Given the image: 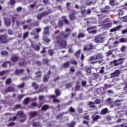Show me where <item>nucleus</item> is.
Masks as SVG:
<instances>
[{"label":"nucleus","mask_w":127,"mask_h":127,"mask_svg":"<svg viewBox=\"0 0 127 127\" xmlns=\"http://www.w3.org/2000/svg\"><path fill=\"white\" fill-rule=\"evenodd\" d=\"M17 116H19L21 119H19V121L21 123H23L25 120H26V116L25 114H23V112L22 111H19L17 113Z\"/></svg>","instance_id":"nucleus-1"},{"label":"nucleus","mask_w":127,"mask_h":127,"mask_svg":"<svg viewBox=\"0 0 127 127\" xmlns=\"http://www.w3.org/2000/svg\"><path fill=\"white\" fill-rule=\"evenodd\" d=\"M123 63H124V59H123L115 60L113 62L114 66H120V65H122Z\"/></svg>","instance_id":"nucleus-2"},{"label":"nucleus","mask_w":127,"mask_h":127,"mask_svg":"<svg viewBox=\"0 0 127 127\" xmlns=\"http://www.w3.org/2000/svg\"><path fill=\"white\" fill-rule=\"evenodd\" d=\"M57 42L59 44H60L61 46H63V47H65L66 46V42L65 41L63 40L60 37H57L56 38Z\"/></svg>","instance_id":"nucleus-3"},{"label":"nucleus","mask_w":127,"mask_h":127,"mask_svg":"<svg viewBox=\"0 0 127 127\" xmlns=\"http://www.w3.org/2000/svg\"><path fill=\"white\" fill-rule=\"evenodd\" d=\"M104 37H97L95 38L94 39V41L96 43H102L104 42Z\"/></svg>","instance_id":"nucleus-4"},{"label":"nucleus","mask_w":127,"mask_h":127,"mask_svg":"<svg viewBox=\"0 0 127 127\" xmlns=\"http://www.w3.org/2000/svg\"><path fill=\"white\" fill-rule=\"evenodd\" d=\"M71 33V30H69V29H65V34H64V33H62L61 34L62 36H64V38H67L68 35Z\"/></svg>","instance_id":"nucleus-5"},{"label":"nucleus","mask_w":127,"mask_h":127,"mask_svg":"<svg viewBox=\"0 0 127 127\" xmlns=\"http://www.w3.org/2000/svg\"><path fill=\"white\" fill-rule=\"evenodd\" d=\"M93 48V45L91 44L87 45L83 47L84 51H89Z\"/></svg>","instance_id":"nucleus-6"},{"label":"nucleus","mask_w":127,"mask_h":127,"mask_svg":"<svg viewBox=\"0 0 127 127\" xmlns=\"http://www.w3.org/2000/svg\"><path fill=\"white\" fill-rule=\"evenodd\" d=\"M0 41L1 43H6L7 39L4 35H0Z\"/></svg>","instance_id":"nucleus-7"},{"label":"nucleus","mask_w":127,"mask_h":127,"mask_svg":"<svg viewBox=\"0 0 127 127\" xmlns=\"http://www.w3.org/2000/svg\"><path fill=\"white\" fill-rule=\"evenodd\" d=\"M75 11L74 10H72V12L70 13L69 16L70 20H74L75 19L76 17L75 16Z\"/></svg>","instance_id":"nucleus-8"},{"label":"nucleus","mask_w":127,"mask_h":127,"mask_svg":"<svg viewBox=\"0 0 127 127\" xmlns=\"http://www.w3.org/2000/svg\"><path fill=\"white\" fill-rule=\"evenodd\" d=\"M123 28V26L120 25L118 26H117L116 27L110 30V32H115V31H118V30H120L121 28Z\"/></svg>","instance_id":"nucleus-9"},{"label":"nucleus","mask_w":127,"mask_h":127,"mask_svg":"<svg viewBox=\"0 0 127 127\" xmlns=\"http://www.w3.org/2000/svg\"><path fill=\"white\" fill-rule=\"evenodd\" d=\"M120 73L121 72L119 70H116L114 73H111V75L112 77H118Z\"/></svg>","instance_id":"nucleus-10"},{"label":"nucleus","mask_w":127,"mask_h":127,"mask_svg":"<svg viewBox=\"0 0 127 127\" xmlns=\"http://www.w3.org/2000/svg\"><path fill=\"white\" fill-rule=\"evenodd\" d=\"M93 28H96V27H91L90 28H87V30L88 31V33H96L97 32L96 30H93Z\"/></svg>","instance_id":"nucleus-11"},{"label":"nucleus","mask_w":127,"mask_h":127,"mask_svg":"<svg viewBox=\"0 0 127 127\" xmlns=\"http://www.w3.org/2000/svg\"><path fill=\"white\" fill-rule=\"evenodd\" d=\"M24 69H16L15 71V74H16V75H18V74H21L22 73H24Z\"/></svg>","instance_id":"nucleus-12"},{"label":"nucleus","mask_w":127,"mask_h":127,"mask_svg":"<svg viewBox=\"0 0 127 127\" xmlns=\"http://www.w3.org/2000/svg\"><path fill=\"white\" fill-rule=\"evenodd\" d=\"M108 19H106L103 21H101L99 23V26H103L104 27V25H105L106 22H108Z\"/></svg>","instance_id":"nucleus-13"},{"label":"nucleus","mask_w":127,"mask_h":127,"mask_svg":"<svg viewBox=\"0 0 127 127\" xmlns=\"http://www.w3.org/2000/svg\"><path fill=\"white\" fill-rule=\"evenodd\" d=\"M108 108H106L101 110L100 115H106L108 113Z\"/></svg>","instance_id":"nucleus-14"},{"label":"nucleus","mask_w":127,"mask_h":127,"mask_svg":"<svg viewBox=\"0 0 127 127\" xmlns=\"http://www.w3.org/2000/svg\"><path fill=\"white\" fill-rule=\"evenodd\" d=\"M45 14H46V12H44L41 14H39L37 16V18H38V19H41V18H42V16H43V15H45Z\"/></svg>","instance_id":"nucleus-15"},{"label":"nucleus","mask_w":127,"mask_h":127,"mask_svg":"<svg viewBox=\"0 0 127 127\" xmlns=\"http://www.w3.org/2000/svg\"><path fill=\"white\" fill-rule=\"evenodd\" d=\"M5 21V25L6 26H9L10 25V19H4Z\"/></svg>","instance_id":"nucleus-16"},{"label":"nucleus","mask_w":127,"mask_h":127,"mask_svg":"<svg viewBox=\"0 0 127 127\" xmlns=\"http://www.w3.org/2000/svg\"><path fill=\"white\" fill-rule=\"evenodd\" d=\"M49 27H46L44 28L43 34H48L49 33Z\"/></svg>","instance_id":"nucleus-17"},{"label":"nucleus","mask_w":127,"mask_h":127,"mask_svg":"<svg viewBox=\"0 0 127 127\" xmlns=\"http://www.w3.org/2000/svg\"><path fill=\"white\" fill-rule=\"evenodd\" d=\"M96 60H98L99 59H102V58H103L104 56L102 54H98L97 55H96Z\"/></svg>","instance_id":"nucleus-18"},{"label":"nucleus","mask_w":127,"mask_h":127,"mask_svg":"<svg viewBox=\"0 0 127 127\" xmlns=\"http://www.w3.org/2000/svg\"><path fill=\"white\" fill-rule=\"evenodd\" d=\"M11 60L13 62H16L18 60V57H17V56H14L12 57Z\"/></svg>","instance_id":"nucleus-19"},{"label":"nucleus","mask_w":127,"mask_h":127,"mask_svg":"<svg viewBox=\"0 0 127 127\" xmlns=\"http://www.w3.org/2000/svg\"><path fill=\"white\" fill-rule=\"evenodd\" d=\"M14 91V88L12 87H8L7 89L5 90V92H13Z\"/></svg>","instance_id":"nucleus-20"},{"label":"nucleus","mask_w":127,"mask_h":127,"mask_svg":"<svg viewBox=\"0 0 127 127\" xmlns=\"http://www.w3.org/2000/svg\"><path fill=\"white\" fill-rule=\"evenodd\" d=\"M80 53H81L80 50H79L75 53V56L76 57V58H79Z\"/></svg>","instance_id":"nucleus-21"},{"label":"nucleus","mask_w":127,"mask_h":127,"mask_svg":"<svg viewBox=\"0 0 127 127\" xmlns=\"http://www.w3.org/2000/svg\"><path fill=\"white\" fill-rule=\"evenodd\" d=\"M112 26L111 23H107L104 24V25L103 26V27H105V28H110Z\"/></svg>","instance_id":"nucleus-22"},{"label":"nucleus","mask_w":127,"mask_h":127,"mask_svg":"<svg viewBox=\"0 0 127 127\" xmlns=\"http://www.w3.org/2000/svg\"><path fill=\"white\" fill-rule=\"evenodd\" d=\"M49 78V76L48 75H44V78H43V82H47L48 81V78Z\"/></svg>","instance_id":"nucleus-23"},{"label":"nucleus","mask_w":127,"mask_h":127,"mask_svg":"<svg viewBox=\"0 0 127 127\" xmlns=\"http://www.w3.org/2000/svg\"><path fill=\"white\" fill-rule=\"evenodd\" d=\"M119 42H120L121 43L127 42V39L126 38H122L119 40Z\"/></svg>","instance_id":"nucleus-24"},{"label":"nucleus","mask_w":127,"mask_h":127,"mask_svg":"<svg viewBox=\"0 0 127 127\" xmlns=\"http://www.w3.org/2000/svg\"><path fill=\"white\" fill-rule=\"evenodd\" d=\"M76 125V123L74 122H71L69 125V127H74L75 125Z\"/></svg>","instance_id":"nucleus-25"},{"label":"nucleus","mask_w":127,"mask_h":127,"mask_svg":"<svg viewBox=\"0 0 127 127\" xmlns=\"http://www.w3.org/2000/svg\"><path fill=\"white\" fill-rule=\"evenodd\" d=\"M92 119L93 121H98L100 119V116H92Z\"/></svg>","instance_id":"nucleus-26"},{"label":"nucleus","mask_w":127,"mask_h":127,"mask_svg":"<svg viewBox=\"0 0 127 127\" xmlns=\"http://www.w3.org/2000/svg\"><path fill=\"white\" fill-rule=\"evenodd\" d=\"M32 87L35 88V89H38V85H37V84L35 83V82H33L32 83Z\"/></svg>","instance_id":"nucleus-27"},{"label":"nucleus","mask_w":127,"mask_h":127,"mask_svg":"<svg viewBox=\"0 0 127 127\" xmlns=\"http://www.w3.org/2000/svg\"><path fill=\"white\" fill-rule=\"evenodd\" d=\"M94 60H97V58L96 56H92L90 57L89 59V61L91 62L92 61H94Z\"/></svg>","instance_id":"nucleus-28"},{"label":"nucleus","mask_w":127,"mask_h":127,"mask_svg":"<svg viewBox=\"0 0 127 127\" xmlns=\"http://www.w3.org/2000/svg\"><path fill=\"white\" fill-rule=\"evenodd\" d=\"M55 92V94L57 95V97H58V96H60V90L58 89H56Z\"/></svg>","instance_id":"nucleus-29"},{"label":"nucleus","mask_w":127,"mask_h":127,"mask_svg":"<svg viewBox=\"0 0 127 127\" xmlns=\"http://www.w3.org/2000/svg\"><path fill=\"white\" fill-rule=\"evenodd\" d=\"M86 72L87 73V75H91V68L90 67H87L86 68Z\"/></svg>","instance_id":"nucleus-30"},{"label":"nucleus","mask_w":127,"mask_h":127,"mask_svg":"<svg viewBox=\"0 0 127 127\" xmlns=\"http://www.w3.org/2000/svg\"><path fill=\"white\" fill-rule=\"evenodd\" d=\"M30 115L31 117H35V116L37 115V113H36L35 112H32L30 113Z\"/></svg>","instance_id":"nucleus-31"},{"label":"nucleus","mask_w":127,"mask_h":127,"mask_svg":"<svg viewBox=\"0 0 127 127\" xmlns=\"http://www.w3.org/2000/svg\"><path fill=\"white\" fill-rule=\"evenodd\" d=\"M85 37V34L80 33L78 34V38H81L82 37Z\"/></svg>","instance_id":"nucleus-32"},{"label":"nucleus","mask_w":127,"mask_h":127,"mask_svg":"<svg viewBox=\"0 0 127 127\" xmlns=\"http://www.w3.org/2000/svg\"><path fill=\"white\" fill-rule=\"evenodd\" d=\"M29 102V98H26L24 100V104H25V105H26V104H28Z\"/></svg>","instance_id":"nucleus-33"},{"label":"nucleus","mask_w":127,"mask_h":127,"mask_svg":"<svg viewBox=\"0 0 127 127\" xmlns=\"http://www.w3.org/2000/svg\"><path fill=\"white\" fill-rule=\"evenodd\" d=\"M1 55H5V56H7L8 55V53L7 51H3L1 52Z\"/></svg>","instance_id":"nucleus-34"},{"label":"nucleus","mask_w":127,"mask_h":127,"mask_svg":"<svg viewBox=\"0 0 127 127\" xmlns=\"http://www.w3.org/2000/svg\"><path fill=\"white\" fill-rule=\"evenodd\" d=\"M102 62H103V61L101 60V61H94L93 62H91V63L92 64H95L96 63H98V64H101V63H102Z\"/></svg>","instance_id":"nucleus-35"},{"label":"nucleus","mask_w":127,"mask_h":127,"mask_svg":"<svg viewBox=\"0 0 127 127\" xmlns=\"http://www.w3.org/2000/svg\"><path fill=\"white\" fill-rule=\"evenodd\" d=\"M49 107H48V105H44L42 108V109L43 110V111H45L46 110H47V109H48Z\"/></svg>","instance_id":"nucleus-36"},{"label":"nucleus","mask_w":127,"mask_h":127,"mask_svg":"<svg viewBox=\"0 0 127 127\" xmlns=\"http://www.w3.org/2000/svg\"><path fill=\"white\" fill-rule=\"evenodd\" d=\"M11 83V79L10 78H8L6 80V85H9Z\"/></svg>","instance_id":"nucleus-37"},{"label":"nucleus","mask_w":127,"mask_h":127,"mask_svg":"<svg viewBox=\"0 0 127 127\" xmlns=\"http://www.w3.org/2000/svg\"><path fill=\"white\" fill-rule=\"evenodd\" d=\"M124 13H125V11H124V10H120L119 12V15H124Z\"/></svg>","instance_id":"nucleus-38"},{"label":"nucleus","mask_w":127,"mask_h":127,"mask_svg":"<svg viewBox=\"0 0 127 127\" xmlns=\"http://www.w3.org/2000/svg\"><path fill=\"white\" fill-rule=\"evenodd\" d=\"M32 47L35 49V50H39L40 49V46H36V47L33 46V45H32Z\"/></svg>","instance_id":"nucleus-39"},{"label":"nucleus","mask_w":127,"mask_h":127,"mask_svg":"<svg viewBox=\"0 0 127 127\" xmlns=\"http://www.w3.org/2000/svg\"><path fill=\"white\" fill-rule=\"evenodd\" d=\"M36 77H40V76H41V72L37 71V72H36Z\"/></svg>","instance_id":"nucleus-40"},{"label":"nucleus","mask_w":127,"mask_h":127,"mask_svg":"<svg viewBox=\"0 0 127 127\" xmlns=\"http://www.w3.org/2000/svg\"><path fill=\"white\" fill-rule=\"evenodd\" d=\"M33 127H39V123L38 122L33 123Z\"/></svg>","instance_id":"nucleus-41"},{"label":"nucleus","mask_w":127,"mask_h":127,"mask_svg":"<svg viewBox=\"0 0 127 127\" xmlns=\"http://www.w3.org/2000/svg\"><path fill=\"white\" fill-rule=\"evenodd\" d=\"M115 2L116 0H110V4L111 5H114Z\"/></svg>","instance_id":"nucleus-42"},{"label":"nucleus","mask_w":127,"mask_h":127,"mask_svg":"<svg viewBox=\"0 0 127 127\" xmlns=\"http://www.w3.org/2000/svg\"><path fill=\"white\" fill-rule=\"evenodd\" d=\"M62 18H64V21L66 24H68V23H69V22L68 21V20L65 18V16H63Z\"/></svg>","instance_id":"nucleus-43"},{"label":"nucleus","mask_w":127,"mask_h":127,"mask_svg":"<svg viewBox=\"0 0 127 127\" xmlns=\"http://www.w3.org/2000/svg\"><path fill=\"white\" fill-rule=\"evenodd\" d=\"M113 54V51L110 50L107 53V56H110V55H112Z\"/></svg>","instance_id":"nucleus-44"},{"label":"nucleus","mask_w":127,"mask_h":127,"mask_svg":"<svg viewBox=\"0 0 127 127\" xmlns=\"http://www.w3.org/2000/svg\"><path fill=\"white\" fill-rule=\"evenodd\" d=\"M94 102H90L89 103V106H90V107H91V108H93V107H95V106L94 105Z\"/></svg>","instance_id":"nucleus-45"},{"label":"nucleus","mask_w":127,"mask_h":127,"mask_svg":"<svg viewBox=\"0 0 127 127\" xmlns=\"http://www.w3.org/2000/svg\"><path fill=\"white\" fill-rule=\"evenodd\" d=\"M43 39H44V41H45V42L48 43V42H50V40L49 39L46 38V37H44L43 38Z\"/></svg>","instance_id":"nucleus-46"},{"label":"nucleus","mask_w":127,"mask_h":127,"mask_svg":"<svg viewBox=\"0 0 127 127\" xmlns=\"http://www.w3.org/2000/svg\"><path fill=\"white\" fill-rule=\"evenodd\" d=\"M126 48H127V47L125 46H123L121 47V50L122 52H124V51H125L126 50Z\"/></svg>","instance_id":"nucleus-47"},{"label":"nucleus","mask_w":127,"mask_h":127,"mask_svg":"<svg viewBox=\"0 0 127 127\" xmlns=\"http://www.w3.org/2000/svg\"><path fill=\"white\" fill-rule=\"evenodd\" d=\"M25 95H20L18 96V100H21V99H22V98H23V97H25Z\"/></svg>","instance_id":"nucleus-48"},{"label":"nucleus","mask_w":127,"mask_h":127,"mask_svg":"<svg viewBox=\"0 0 127 127\" xmlns=\"http://www.w3.org/2000/svg\"><path fill=\"white\" fill-rule=\"evenodd\" d=\"M120 102H121L120 100H117L116 101H115L114 103L116 106H118V105H120V103H120Z\"/></svg>","instance_id":"nucleus-49"},{"label":"nucleus","mask_w":127,"mask_h":127,"mask_svg":"<svg viewBox=\"0 0 127 127\" xmlns=\"http://www.w3.org/2000/svg\"><path fill=\"white\" fill-rule=\"evenodd\" d=\"M17 87L18 88H23V87H24V83H23L19 85H17Z\"/></svg>","instance_id":"nucleus-50"},{"label":"nucleus","mask_w":127,"mask_h":127,"mask_svg":"<svg viewBox=\"0 0 127 127\" xmlns=\"http://www.w3.org/2000/svg\"><path fill=\"white\" fill-rule=\"evenodd\" d=\"M101 100L99 99H97L95 101L94 103L95 104H101Z\"/></svg>","instance_id":"nucleus-51"},{"label":"nucleus","mask_w":127,"mask_h":127,"mask_svg":"<svg viewBox=\"0 0 127 127\" xmlns=\"http://www.w3.org/2000/svg\"><path fill=\"white\" fill-rule=\"evenodd\" d=\"M28 36V32H26L24 33V35H23V38L24 39H25V38H26V37Z\"/></svg>","instance_id":"nucleus-52"},{"label":"nucleus","mask_w":127,"mask_h":127,"mask_svg":"<svg viewBox=\"0 0 127 127\" xmlns=\"http://www.w3.org/2000/svg\"><path fill=\"white\" fill-rule=\"evenodd\" d=\"M69 66V62H67L66 63L64 64V67H68Z\"/></svg>","instance_id":"nucleus-53"},{"label":"nucleus","mask_w":127,"mask_h":127,"mask_svg":"<svg viewBox=\"0 0 127 127\" xmlns=\"http://www.w3.org/2000/svg\"><path fill=\"white\" fill-rule=\"evenodd\" d=\"M102 69L100 70V74H103V73H104V69H105V67H104V66H102Z\"/></svg>","instance_id":"nucleus-54"},{"label":"nucleus","mask_w":127,"mask_h":127,"mask_svg":"<svg viewBox=\"0 0 127 127\" xmlns=\"http://www.w3.org/2000/svg\"><path fill=\"white\" fill-rule=\"evenodd\" d=\"M69 111L71 113H74V112H75V109H74V108H72V107H70L69 108Z\"/></svg>","instance_id":"nucleus-55"},{"label":"nucleus","mask_w":127,"mask_h":127,"mask_svg":"<svg viewBox=\"0 0 127 127\" xmlns=\"http://www.w3.org/2000/svg\"><path fill=\"white\" fill-rule=\"evenodd\" d=\"M49 53L51 56H52L53 55V51L52 50H49Z\"/></svg>","instance_id":"nucleus-56"},{"label":"nucleus","mask_w":127,"mask_h":127,"mask_svg":"<svg viewBox=\"0 0 127 127\" xmlns=\"http://www.w3.org/2000/svg\"><path fill=\"white\" fill-rule=\"evenodd\" d=\"M15 120H16V117L15 116L9 119V121H15Z\"/></svg>","instance_id":"nucleus-57"},{"label":"nucleus","mask_w":127,"mask_h":127,"mask_svg":"<svg viewBox=\"0 0 127 127\" xmlns=\"http://www.w3.org/2000/svg\"><path fill=\"white\" fill-rule=\"evenodd\" d=\"M59 26H62L63 25V21H59Z\"/></svg>","instance_id":"nucleus-58"},{"label":"nucleus","mask_w":127,"mask_h":127,"mask_svg":"<svg viewBox=\"0 0 127 127\" xmlns=\"http://www.w3.org/2000/svg\"><path fill=\"white\" fill-rule=\"evenodd\" d=\"M10 4H14L15 3V0H10Z\"/></svg>","instance_id":"nucleus-59"},{"label":"nucleus","mask_w":127,"mask_h":127,"mask_svg":"<svg viewBox=\"0 0 127 127\" xmlns=\"http://www.w3.org/2000/svg\"><path fill=\"white\" fill-rule=\"evenodd\" d=\"M7 63H8V62H4V63L2 64V66L3 67H6V65L7 64Z\"/></svg>","instance_id":"nucleus-60"},{"label":"nucleus","mask_w":127,"mask_h":127,"mask_svg":"<svg viewBox=\"0 0 127 127\" xmlns=\"http://www.w3.org/2000/svg\"><path fill=\"white\" fill-rule=\"evenodd\" d=\"M39 99L40 101H42V100H43L44 99V96H40L39 97Z\"/></svg>","instance_id":"nucleus-61"},{"label":"nucleus","mask_w":127,"mask_h":127,"mask_svg":"<svg viewBox=\"0 0 127 127\" xmlns=\"http://www.w3.org/2000/svg\"><path fill=\"white\" fill-rule=\"evenodd\" d=\"M127 33V29L122 31V34H126Z\"/></svg>","instance_id":"nucleus-62"},{"label":"nucleus","mask_w":127,"mask_h":127,"mask_svg":"<svg viewBox=\"0 0 127 127\" xmlns=\"http://www.w3.org/2000/svg\"><path fill=\"white\" fill-rule=\"evenodd\" d=\"M20 107H21V106L19 104H18V105L15 106V109H19V108H20Z\"/></svg>","instance_id":"nucleus-63"},{"label":"nucleus","mask_w":127,"mask_h":127,"mask_svg":"<svg viewBox=\"0 0 127 127\" xmlns=\"http://www.w3.org/2000/svg\"><path fill=\"white\" fill-rule=\"evenodd\" d=\"M71 63L74 64V65H77V62L75 61H71Z\"/></svg>","instance_id":"nucleus-64"}]
</instances>
